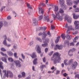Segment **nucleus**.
I'll list each match as a JSON object with an SVG mask.
<instances>
[{"mask_svg": "<svg viewBox=\"0 0 79 79\" xmlns=\"http://www.w3.org/2000/svg\"><path fill=\"white\" fill-rule=\"evenodd\" d=\"M79 15H75V14H73V19H78V18H79Z\"/></svg>", "mask_w": 79, "mask_h": 79, "instance_id": "4be33fe9", "label": "nucleus"}, {"mask_svg": "<svg viewBox=\"0 0 79 79\" xmlns=\"http://www.w3.org/2000/svg\"><path fill=\"white\" fill-rule=\"evenodd\" d=\"M36 40H37L38 41H39L40 42H42V39H40V38H39V37H36Z\"/></svg>", "mask_w": 79, "mask_h": 79, "instance_id": "c85d7f7f", "label": "nucleus"}, {"mask_svg": "<svg viewBox=\"0 0 79 79\" xmlns=\"http://www.w3.org/2000/svg\"><path fill=\"white\" fill-rule=\"evenodd\" d=\"M69 41L67 40L65 41L64 43V46L65 47L66 46H68V47H69Z\"/></svg>", "mask_w": 79, "mask_h": 79, "instance_id": "9b49d317", "label": "nucleus"}, {"mask_svg": "<svg viewBox=\"0 0 79 79\" xmlns=\"http://www.w3.org/2000/svg\"><path fill=\"white\" fill-rule=\"evenodd\" d=\"M77 62L75 61L72 64V68L73 69H75L76 68V66L77 65Z\"/></svg>", "mask_w": 79, "mask_h": 79, "instance_id": "0eeeda50", "label": "nucleus"}, {"mask_svg": "<svg viewBox=\"0 0 79 79\" xmlns=\"http://www.w3.org/2000/svg\"><path fill=\"white\" fill-rule=\"evenodd\" d=\"M44 21H47V22H48L50 21L48 17H45L44 18Z\"/></svg>", "mask_w": 79, "mask_h": 79, "instance_id": "b1692460", "label": "nucleus"}, {"mask_svg": "<svg viewBox=\"0 0 79 79\" xmlns=\"http://www.w3.org/2000/svg\"><path fill=\"white\" fill-rule=\"evenodd\" d=\"M72 36L71 35H69L68 34H67L66 36V38L67 39H69V40H71V39Z\"/></svg>", "mask_w": 79, "mask_h": 79, "instance_id": "393cba45", "label": "nucleus"}, {"mask_svg": "<svg viewBox=\"0 0 79 79\" xmlns=\"http://www.w3.org/2000/svg\"><path fill=\"white\" fill-rule=\"evenodd\" d=\"M75 29H79V25H77L75 26Z\"/></svg>", "mask_w": 79, "mask_h": 79, "instance_id": "8fccbe9b", "label": "nucleus"}, {"mask_svg": "<svg viewBox=\"0 0 79 79\" xmlns=\"http://www.w3.org/2000/svg\"><path fill=\"white\" fill-rule=\"evenodd\" d=\"M54 10L55 12H57V11H58V7L57 6H54Z\"/></svg>", "mask_w": 79, "mask_h": 79, "instance_id": "2eb2a0df", "label": "nucleus"}, {"mask_svg": "<svg viewBox=\"0 0 79 79\" xmlns=\"http://www.w3.org/2000/svg\"><path fill=\"white\" fill-rule=\"evenodd\" d=\"M4 37V38L5 39L4 41H6V40L7 39L6 36V35H5Z\"/></svg>", "mask_w": 79, "mask_h": 79, "instance_id": "0e129e2a", "label": "nucleus"}, {"mask_svg": "<svg viewBox=\"0 0 79 79\" xmlns=\"http://www.w3.org/2000/svg\"><path fill=\"white\" fill-rule=\"evenodd\" d=\"M21 56L22 57V58H23V60H24L25 59V56L23 54H21Z\"/></svg>", "mask_w": 79, "mask_h": 79, "instance_id": "a18cd8bd", "label": "nucleus"}, {"mask_svg": "<svg viewBox=\"0 0 79 79\" xmlns=\"http://www.w3.org/2000/svg\"><path fill=\"white\" fill-rule=\"evenodd\" d=\"M75 12H79V8H77L75 9Z\"/></svg>", "mask_w": 79, "mask_h": 79, "instance_id": "49530a36", "label": "nucleus"}, {"mask_svg": "<svg viewBox=\"0 0 79 79\" xmlns=\"http://www.w3.org/2000/svg\"><path fill=\"white\" fill-rule=\"evenodd\" d=\"M64 18L65 19H66L69 23H71V19H68V16H65Z\"/></svg>", "mask_w": 79, "mask_h": 79, "instance_id": "4468645a", "label": "nucleus"}, {"mask_svg": "<svg viewBox=\"0 0 79 79\" xmlns=\"http://www.w3.org/2000/svg\"><path fill=\"white\" fill-rule=\"evenodd\" d=\"M73 59H71L68 62V64H69V65H71V64L73 63Z\"/></svg>", "mask_w": 79, "mask_h": 79, "instance_id": "5701e85b", "label": "nucleus"}, {"mask_svg": "<svg viewBox=\"0 0 79 79\" xmlns=\"http://www.w3.org/2000/svg\"><path fill=\"white\" fill-rule=\"evenodd\" d=\"M1 50H2V51L3 52H5V51H6V49H5L4 48H1Z\"/></svg>", "mask_w": 79, "mask_h": 79, "instance_id": "3c124183", "label": "nucleus"}, {"mask_svg": "<svg viewBox=\"0 0 79 79\" xmlns=\"http://www.w3.org/2000/svg\"><path fill=\"white\" fill-rule=\"evenodd\" d=\"M74 24L75 25V26H79V22L78 21H75L74 22Z\"/></svg>", "mask_w": 79, "mask_h": 79, "instance_id": "cd10ccee", "label": "nucleus"}, {"mask_svg": "<svg viewBox=\"0 0 79 79\" xmlns=\"http://www.w3.org/2000/svg\"><path fill=\"white\" fill-rule=\"evenodd\" d=\"M68 61V60L67 59H65L64 60V63L66 66H67V65H68V64L66 63V62H67Z\"/></svg>", "mask_w": 79, "mask_h": 79, "instance_id": "e433bc0d", "label": "nucleus"}, {"mask_svg": "<svg viewBox=\"0 0 79 79\" xmlns=\"http://www.w3.org/2000/svg\"><path fill=\"white\" fill-rule=\"evenodd\" d=\"M79 36H76L75 37L74 39H75L76 40H77L78 39H79Z\"/></svg>", "mask_w": 79, "mask_h": 79, "instance_id": "e2e57ef3", "label": "nucleus"}, {"mask_svg": "<svg viewBox=\"0 0 79 79\" xmlns=\"http://www.w3.org/2000/svg\"><path fill=\"white\" fill-rule=\"evenodd\" d=\"M8 60L10 62H13L14 61L13 58L11 57L9 58Z\"/></svg>", "mask_w": 79, "mask_h": 79, "instance_id": "f704fd0d", "label": "nucleus"}, {"mask_svg": "<svg viewBox=\"0 0 79 79\" xmlns=\"http://www.w3.org/2000/svg\"><path fill=\"white\" fill-rule=\"evenodd\" d=\"M3 44L5 45V46H6L8 47H11V44H6V41H4L3 42Z\"/></svg>", "mask_w": 79, "mask_h": 79, "instance_id": "aec40b11", "label": "nucleus"}, {"mask_svg": "<svg viewBox=\"0 0 79 79\" xmlns=\"http://www.w3.org/2000/svg\"><path fill=\"white\" fill-rule=\"evenodd\" d=\"M1 54L4 56H6V57H7V55H6V54H4L2 52H1Z\"/></svg>", "mask_w": 79, "mask_h": 79, "instance_id": "58836bf2", "label": "nucleus"}, {"mask_svg": "<svg viewBox=\"0 0 79 79\" xmlns=\"http://www.w3.org/2000/svg\"><path fill=\"white\" fill-rule=\"evenodd\" d=\"M55 13L56 14L55 15H54V14H52L51 15L52 16L54 17V19H56V18L59 20V21H61L62 19V17L61 16L60 14V12H57L56 13L55 12Z\"/></svg>", "mask_w": 79, "mask_h": 79, "instance_id": "f03ea898", "label": "nucleus"}, {"mask_svg": "<svg viewBox=\"0 0 79 79\" xmlns=\"http://www.w3.org/2000/svg\"><path fill=\"white\" fill-rule=\"evenodd\" d=\"M75 78H76L77 77V78L79 79V74H77L75 75Z\"/></svg>", "mask_w": 79, "mask_h": 79, "instance_id": "864d4df0", "label": "nucleus"}, {"mask_svg": "<svg viewBox=\"0 0 79 79\" xmlns=\"http://www.w3.org/2000/svg\"><path fill=\"white\" fill-rule=\"evenodd\" d=\"M51 29L52 30H53L55 29V26H54L53 25H51Z\"/></svg>", "mask_w": 79, "mask_h": 79, "instance_id": "79ce46f5", "label": "nucleus"}, {"mask_svg": "<svg viewBox=\"0 0 79 79\" xmlns=\"http://www.w3.org/2000/svg\"><path fill=\"white\" fill-rule=\"evenodd\" d=\"M65 27H66V28H67V32L68 34H69L70 32V31H70V30H74V29L72 28V26H71L70 27H68V26L67 24H65Z\"/></svg>", "mask_w": 79, "mask_h": 79, "instance_id": "20e7f679", "label": "nucleus"}, {"mask_svg": "<svg viewBox=\"0 0 79 79\" xmlns=\"http://www.w3.org/2000/svg\"><path fill=\"white\" fill-rule=\"evenodd\" d=\"M2 26H3V23L2 22H0V30Z\"/></svg>", "mask_w": 79, "mask_h": 79, "instance_id": "c03bdc74", "label": "nucleus"}, {"mask_svg": "<svg viewBox=\"0 0 79 79\" xmlns=\"http://www.w3.org/2000/svg\"><path fill=\"white\" fill-rule=\"evenodd\" d=\"M44 37H43L42 38V40H43L44 43H46V44H47L49 43V39H47L46 40H44Z\"/></svg>", "mask_w": 79, "mask_h": 79, "instance_id": "ddd939ff", "label": "nucleus"}, {"mask_svg": "<svg viewBox=\"0 0 79 79\" xmlns=\"http://www.w3.org/2000/svg\"><path fill=\"white\" fill-rule=\"evenodd\" d=\"M3 63L2 62H0V68H1L2 69H3V67L2 66Z\"/></svg>", "mask_w": 79, "mask_h": 79, "instance_id": "72a5a7b5", "label": "nucleus"}, {"mask_svg": "<svg viewBox=\"0 0 79 79\" xmlns=\"http://www.w3.org/2000/svg\"><path fill=\"white\" fill-rule=\"evenodd\" d=\"M66 2L68 6H71L73 4L72 0H67Z\"/></svg>", "mask_w": 79, "mask_h": 79, "instance_id": "9d476101", "label": "nucleus"}, {"mask_svg": "<svg viewBox=\"0 0 79 79\" xmlns=\"http://www.w3.org/2000/svg\"><path fill=\"white\" fill-rule=\"evenodd\" d=\"M63 45H60L59 46L58 44L56 45V47H58L59 50H61V49L63 48Z\"/></svg>", "mask_w": 79, "mask_h": 79, "instance_id": "dca6fc26", "label": "nucleus"}, {"mask_svg": "<svg viewBox=\"0 0 79 79\" xmlns=\"http://www.w3.org/2000/svg\"><path fill=\"white\" fill-rule=\"evenodd\" d=\"M33 24L34 26L37 25V20H36V19H34L33 20Z\"/></svg>", "mask_w": 79, "mask_h": 79, "instance_id": "f8f14e48", "label": "nucleus"}, {"mask_svg": "<svg viewBox=\"0 0 79 79\" xmlns=\"http://www.w3.org/2000/svg\"><path fill=\"white\" fill-rule=\"evenodd\" d=\"M8 55L10 56H11L13 55V53L11 51H8L7 52Z\"/></svg>", "mask_w": 79, "mask_h": 79, "instance_id": "412c9836", "label": "nucleus"}, {"mask_svg": "<svg viewBox=\"0 0 79 79\" xmlns=\"http://www.w3.org/2000/svg\"><path fill=\"white\" fill-rule=\"evenodd\" d=\"M15 64V66L17 67H19L20 68L21 66V62L19 60H15L14 61Z\"/></svg>", "mask_w": 79, "mask_h": 79, "instance_id": "39448f33", "label": "nucleus"}, {"mask_svg": "<svg viewBox=\"0 0 79 79\" xmlns=\"http://www.w3.org/2000/svg\"><path fill=\"white\" fill-rule=\"evenodd\" d=\"M47 29V27H40L39 28V30H44V31L45 30Z\"/></svg>", "mask_w": 79, "mask_h": 79, "instance_id": "bb28decb", "label": "nucleus"}, {"mask_svg": "<svg viewBox=\"0 0 79 79\" xmlns=\"http://www.w3.org/2000/svg\"><path fill=\"white\" fill-rule=\"evenodd\" d=\"M3 72L4 73L5 76L7 77H8V76H10V77H13V73H12L10 71H7L6 73V70H3Z\"/></svg>", "mask_w": 79, "mask_h": 79, "instance_id": "7ed1b4c3", "label": "nucleus"}, {"mask_svg": "<svg viewBox=\"0 0 79 79\" xmlns=\"http://www.w3.org/2000/svg\"><path fill=\"white\" fill-rule=\"evenodd\" d=\"M5 6H4L2 7L1 9V11H3V10H4V9H5Z\"/></svg>", "mask_w": 79, "mask_h": 79, "instance_id": "5fc2aeb1", "label": "nucleus"}, {"mask_svg": "<svg viewBox=\"0 0 79 79\" xmlns=\"http://www.w3.org/2000/svg\"><path fill=\"white\" fill-rule=\"evenodd\" d=\"M59 73H60V71L59 70H57L56 74H59Z\"/></svg>", "mask_w": 79, "mask_h": 79, "instance_id": "69168bd1", "label": "nucleus"}, {"mask_svg": "<svg viewBox=\"0 0 79 79\" xmlns=\"http://www.w3.org/2000/svg\"><path fill=\"white\" fill-rule=\"evenodd\" d=\"M26 79H31V77H28Z\"/></svg>", "mask_w": 79, "mask_h": 79, "instance_id": "774afa93", "label": "nucleus"}, {"mask_svg": "<svg viewBox=\"0 0 79 79\" xmlns=\"http://www.w3.org/2000/svg\"><path fill=\"white\" fill-rule=\"evenodd\" d=\"M14 55L15 58H18V57L17 56V53H14Z\"/></svg>", "mask_w": 79, "mask_h": 79, "instance_id": "09e8293b", "label": "nucleus"}, {"mask_svg": "<svg viewBox=\"0 0 79 79\" xmlns=\"http://www.w3.org/2000/svg\"><path fill=\"white\" fill-rule=\"evenodd\" d=\"M60 36H58L57 38L55 40V42L56 43V44H57L59 41H60Z\"/></svg>", "mask_w": 79, "mask_h": 79, "instance_id": "a878e982", "label": "nucleus"}, {"mask_svg": "<svg viewBox=\"0 0 79 79\" xmlns=\"http://www.w3.org/2000/svg\"><path fill=\"white\" fill-rule=\"evenodd\" d=\"M42 34L44 35L43 37H44V38H45L47 36V32L46 31L44 32L43 33L41 32L39 33L38 35L40 36L42 35Z\"/></svg>", "mask_w": 79, "mask_h": 79, "instance_id": "6e6552de", "label": "nucleus"}, {"mask_svg": "<svg viewBox=\"0 0 79 79\" xmlns=\"http://www.w3.org/2000/svg\"><path fill=\"white\" fill-rule=\"evenodd\" d=\"M68 54L69 56H72L73 55V53L71 50H70L68 52Z\"/></svg>", "mask_w": 79, "mask_h": 79, "instance_id": "f3484780", "label": "nucleus"}, {"mask_svg": "<svg viewBox=\"0 0 79 79\" xmlns=\"http://www.w3.org/2000/svg\"><path fill=\"white\" fill-rule=\"evenodd\" d=\"M22 77H24L26 76V73L24 72L22 73Z\"/></svg>", "mask_w": 79, "mask_h": 79, "instance_id": "c9c22d12", "label": "nucleus"}, {"mask_svg": "<svg viewBox=\"0 0 79 79\" xmlns=\"http://www.w3.org/2000/svg\"><path fill=\"white\" fill-rule=\"evenodd\" d=\"M2 60L3 61H4L5 63H7V61H6V59L5 57H2Z\"/></svg>", "mask_w": 79, "mask_h": 79, "instance_id": "2f4dec72", "label": "nucleus"}, {"mask_svg": "<svg viewBox=\"0 0 79 79\" xmlns=\"http://www.w3.org/2000/svg\"><path fill=\"white\" fill-rule=\"evenodd\" d=\"M42 18H43V15L40 16L39 17V21H40V20H42Z\"/></svg>", "mask_w": 79, "mask_h": 79, "instance_id": "ea45409f", "label": "nucleus"}, {"mask_svg": "<svg viewBox=\"0 0 79 79\" xmlns=\"http://www.w3.org/2000/svg\"><path fill=\"white\" fill-rule=\"evenodd\" d=\"M60 5L61 7H63L64 6V0H59Z\"/></svg>", "mask_w": 79, "mask_h": 79, "instance_id": "1a4fd4ad", "label": "nucleus"}, {"mask_svg": "<svg viewBox=\"0 0 79 79\" xmlns=\"http://www.w3.org/2000/svg\"><path fill=\"white\" fill-rule=\"evenodd\" d=\"M43 60L44 63H45V61H46V60L45 59V57H44L43 59Z\"/></svg>", "mask_w": 79, "mask_h": 79, "instance_id": "13d9d810", "label": "nucleus"}, {"mask_svg": "<svg viewBox=\"0 0 79 79\" xmlns=\"http://www.w3.org/2000/svg\"><path fill=\"white\" fill-rule=\"evenodd\" d=\"M7 25V23L6 22H5V26H6Z\"/></svg>", "mask_w": 79, "mask_h": 79, "instance_id": "338daca9", "label": "nucleus"}, {"mask_svg": "<svg viewBox=\"0 0 79 79\" xmlns=\"http://www.w3.org/2000/svg\"><path fill=\"white\" fill-rule=\"evenodd\" d=\"M7 19H11V17L10 16H8L7 18Z\"/></svg>", "mask_w": 79, "mask_h": 79, "instance_id": "603ef678", "label": "nucleus"}, {"mask_svg": "<svg viewBox=\"0 0 79 79\" xmlns=\"http://www.w3.org/2000/svg\"><path fill=\"white\" fill-rule=\"evenodd\" d=\"M60 56H61V54L59 53L58 52H56L54 54L52 58L51 59V60H54L53 62L55 64H56L57 62L60 63L61 60Z\"/></svg>", "mask_w": 79, "mask_h": 79, "instance_id": "f257e3e1", "label": "nucleus"}, {"mask_svg": "<svg viewBox=\"0 0 79 79\" xmlns=\"http://www.w3.org/2000/svg\"><path fill=\"white\" fill-rule=\"evenodd\" d=\"M32 44H33V42L32 41L30 43L29 45L31 46V45H32Z\"/></svg>", "mask_w": 79, "mask_h": 79, "instance_id": "680f3d73", "label": "nucleus"}, {"mask_svg": "<svg viewBox=\"0 0 79 79\" xmlns=\"http://www.w3.org/2000/svg\"><path fill=\"white\" fill-rule=\"evenodd\" d=\"M41 68L43 69L44 68H45V65H42L40 66Z\"/></svg>", "mask_w": 79, "mask_h": 79, "instance_id": "de8ad7c7", "label": "nucleus"}, {"mask_svg": "<svg viewBox=\"0 0 79 79\" xmlns=\"http://www.w3.org/2000/svg\"><path fill=\"white\" fill-rule=\"evenodd\" d=\"M54 47H55V46L54 45V44H53V43L52 44H51V48H53Z\"/></svg>", "mask_w": 79, "mask_h": 79, "instance_id": "bf43d9fd", "label": "nucleus"}, {"mask_svg": "<svg viewBox=\"0 0 79 79\" xmlns=\"http://www.w3.org/2000/svg\"><path fill=\"white\" fill-rule=\"evenodd\" d=\"M59 12L60 13H64V10L60 8L59 10Z\"/></svg>", "mask_w": 79, "mask_h": 79, "instance_id": "4c0bfd02", "label": "nucleus"}, {"mask_svg": "<svg viewBox=\"0 0 79 79\" xmlns=\"http://www.w3.org/2000/svg\"><path fill=\"white\" fill-rule=\"evenodd\" d=\"M44 13V10L41 7L39 8V13L40 14H43Z\"/></svg>", "mask_w": 79, "mask_h": 79, "instance_id": "a211bd4d", "label": "nucleus"}, {"mask_svg": "<svg viewBox=\"0 0 79 79\" xmlns=\"http://www.w3.org/2000/svg\"><path fill=\"white\" fill-rule=\"evenodd\" d=\"M8 4L9 5H11V4H12V3H11V1L10 0H8Z\"/></svg>", "mask_w": 79, "mask_h": 79, "instance_id": "37998d69", "label": "nucleus"}, {"mask_svg": "<svg viewBox=\"0 0 79 79\" xmlns=\"http://www.w3.org/2000/svg\"><path fill=\"white\" fill-rule=\"evenodd\" d=\"M48 48H46L45 49V53H47V52L48 51Z\"/></svg>", "mask_w": 79, "mask_h": 79, "instance_id": "052dcab7", "label": "nucleus"}, {"mask_svg": "<svg viewBox=\"0 0 79 79\" xmlns=\"http://www.w3.org/2000/svg\"><path fill=\"white\" fill-rule=\"evenodd\" d=\"M70 46H74V44L73 42L71 43L70 44Z\"/></svg>", "mask_w": 79, "mask_h": 79, "instance_id": "4d7b16f0", "label": "nucleus"}, {"mask_svg": "<svg viewBox=\"0 0 79 79\" xmlns=\"http://www.w3.org/2000/svg\"><path fill=\"white\" fill-rule=\"evenodd\" d=\"M37 59L36 58L33 61V63L34 64H37Z\"/></svg>", "mask_w": 79, "mask_h": 79, "instance_id": "c756f323", "label": "nucleus"}, {"mask_svg": "<svg viewBox=\"0 0 79 79\" xmlns=\"http://www.w3.org/2000/svg\"><path fill=\"white\" fill-rule=\"evenodd\" d=\"M27 6L28 8H30V9H32V7H31V6L28 3L27 4Z\"/></svg>", "mask_w": 79, "mask_h": 79, "instance_id": "a19ab883", "label": "nucleus"}, {"mask_svg": "<svg viewBox=\"0 0 79 79\" xmlns=\"http://www.w3.org/2000/svg\"><path fill=\"white\" fill-rule=\"evenodd\" d=\"M31 56L32 58H36V56H36V54H35V53L33 52L32 53V54L30 55Z\"/></svg>", "mask_w": 79, "mask_h": 79, "instance_id": "6ab92c4d", "label": "nucleus"}, {"mask_svg": "<svg viewBox=\"0 0 79 79\" xmlns=\"http://www.w3.org/2000/svg\"><path fill=\"white\" fill-rule=\"evenodd\" d=\"M35 49L38 53H41V48H40V47L39 46V45H37Z\"/></svg>", "mask_w": 79, "mask_h": 79, "instance_id": "423d86ee", "label": "nucleus"}, {"mask_svg": "<svg viewBox=\"0 0 79 79\" xmlns=\"http://www.w3.org/2000/svg\"><path fill=\"white\" fill-rule=\"evenodd\" d=\"M53 51H52V52H51L49 53V56H51V55H52V54H53Z\"/></svg>", "mask_w": 79, "mask_h": 79, "instance_id": "6e6d98bb", "label": "nucleus"}, {"mask_svg": "<svg viewBox=\"0 0 79 79\" xmlns=\"http://www.w3.org/2000/svg\"><path fill=\"white\" fill-rule=\"evenodd\" d=\"M44 44H42V47H46L48 46V44L44 43Z\"/></svg>", "mask_w": 79, "mask_h": 79, "instance_id": "7c9ffc66", "label": "nucleus"}, {"mask_svg": "<svg viewBox=\"0 0 79 79\" xmlns=\"http://www.w3.org/2000/svg\"><path fill=\"white\" fill-rule=\"evenodd\" d=\"M61 36L62 39H63V40H64V39H65V38H66V36L65 35V34H63L61 35Z\"/></svg>", "mask_w": 79, "mask_h": 79, "instance_id": "473e14b6", "label": "nucleus"}]
</instances>
